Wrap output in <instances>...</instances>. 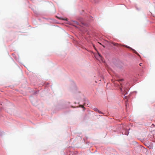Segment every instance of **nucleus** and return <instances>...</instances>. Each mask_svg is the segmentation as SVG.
<instances>
[{
    "instance_id": "obj_5",
    "label": "nucleus",
    "mask_w": 155,
    "mask_h": 155,
    "mask_svg": "<svg viewBox=\"0 0 155 155\" xmlns=\"http://www.w3.org/2000/svg\"><path fill=\"white\" fill-rule=\"evenodd\" d=\"M123 46H125V47H126L127 48H130L129 47V46H127V45H123Z\"/></svg>"
},
{
    "instance_id": "obj_11",
    "label": "nucleus",
    "mask_w": 155,
    "mask_h": 155,
    "mask_svg": "<svg viewBox=\"0 0 155 155\" xmlns=\"http://www.w3.org/2000/svg\"><path fill=\"white\" fill-rule=\"evenodd\" d=\"M122 80H123V79H120V80H118V81H122Z\"/></svg>"
},
{
    "instance_id": "obj_9",
    "label": "nucleus",
    "mask_w": 155,
    "mask_h": 155,
    "mask_svg": "<svg viewBox=\"0 0 155 155\" xmlns=\"http://www.w3.org/2000/svg\"><path fill=\"white\" fill-rule=\"evenodd\" d=\"M128 133L127 132V133H126L125 134L126 135H128Z\"/></svg>"
},
{
    "instance_id": "obj_3",
    "label": "nucleus",
    "mask_w": 155,
    "mask_h": 155,
    "mask_svg": "<svg viewBox=\"0 0 155 155\" xmlns=\"http://www.w3.org/2000/svg\"><path fill=\"white\" fill-rule=\"evenodd\" d=\"M98 54L99 56L100 57V59L101 60H102V57L101 56V55L99 53Z\"/></svg>"
},
{
    "instance_id": "obj_8",
    "label": "nucleus",
    "mask_w": 155,
    "mask_h": 155,
    "mask_svg": "<svg viewBox=\"0 0 155 155\" xmlns=\"http://www.w3.org/2000/svg\"><path fill=\"white\" fill-rule=\"evenodd\" d=\"M62 19L63 20H66V21L67 20V18H64V19Z\"/></svg>"
},
{
    "instance_id": "obj_2",
    "label": "nucleus",
    "mask_w": 155,
    "mask_h": 155,
    "mask_svg": "<svg viewBox=\"0 0 155 155\" xmlns=\"http://www.w3.org/2000/svg\"><path fill=\"white\" fill-rule=\"evenodd\" d=\"M131 49L135 53L137 54H138L137 53V52L135 51L134 50L132 49V48H131Z\"/></svg>"
},
{
    "instance_id": "obj_12",
    "label": "nucleus",
    "mask_w": 155,
    "mask_h": 155,
    "mask_svg": "<svg viewBox=\"0 0 155 155\" xmlns=\"http://www.w3.org/2000/svg\"><path fill=\"white\" fill-rule=\"evenodd\" d=\"M142 63H140V64H139L140 65V66H141V65H142Z\"/></svg>"
},
{
    "instance_id": "obj_4",
    "label": "nucleus",
    "mask_w": 155,
    "mask_h": 155,
    "mask_svg": "<svg viewBox=\"0 0 155 155\" xmlns=\"http://www.w3.org/2000/svg\"><path fill=\"white\" fill-rule=\"evenodd\" d=\"M94 111H98V109L96 108H94Z\"/></svg>"
},
{
    "instance_id": "obj_10",
    "label": "nucleus",
    "mask_w": 155,
    "mask_h": 155,
    "mask_svg": "<svg viewBox=\"0 0 155 155\" xmlns=\"http://www.w3.org/2000/svg\"><path fill=\"white\" fill-rule=\"evenodd\" d=\"M74 22H75L76 24H78V23L77 21H75Z\"/></svg>"
},
{
    "instance_id": "obj_1",
    "label": "nucleus",
    "mask_w": 155,
    "mask_h": 155,
    "mask_svg": "<svg viewBox=\"0 0 155 155\" xmlns=\"http://www.w3.org/2000/svg\"><path fill=\"white\" fill-rule=\"evenodd\" d=\"M111 43L112 44H113L114 45L116 46H118L119 45V44H118L117 43H115L113 42H111Z\"/></svg>"
},
{
    "instance_id": "obj_6",
    "label": "nucleus",
    "mask_w": 155,
    "mask_h": 155,
    "mask_svg": "<svg viewBox=\"0 0 155 155\" xmlns=\"http://www.w3.org/2000/svg\"><path fill=\"white\" fill-rule=\"evenodd\" d=\"M97 112L99 113V114H103L102 112H101L99 110Z\"/></svg>"
},
{
    "instance_id": "obj_13",
    "label": "nucleus",
    "mask_w": 155,
    "mask_h": 155,
    "mask_svg": "<svg viewBox=\"0 0 155 155\" xmlns=\"http://www.w3.org/2000/svg\"><path fill=\"white\" fill-rule=\"evenodd\" d=\"M124 97H125V98H126V97H126H126H125V96H124Z\"/></svg>"
},
{
    "instance_id": "obj_7",
    "label": "nucleus",
    "mask_w": 155,
    "mask_h": 155,
    "mask_svg": "<svg viewBox=\"0 0 155 155\" xmlns=\"http://www.w3.org/2000/svg\"><path fill=\"white\" fill-rule=\"evenodd\" d=\"M80 107H83V108H84V106L83 105H80Z\"/></svg>"
},
{
    "instance_id": "obj_14",
    "label": "nucleus",
    "mask_w": 155,
    "mask_h": 155,
    "mask_svg": "<svg viewBox=\"0 0 155 155\" xmlns=\"http://www.w3.org/2000/svg\"><path fill=\"white\" fill-rule=\"evenodd\" d=\"M120 90H122V88H120Z\"/></svg>"
}]
</instances>
